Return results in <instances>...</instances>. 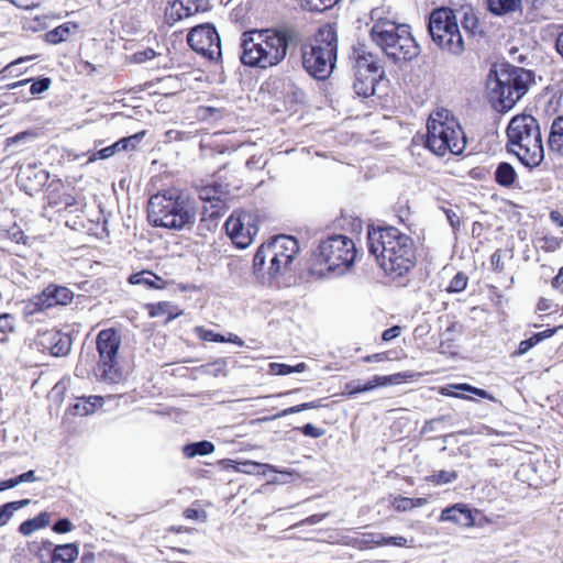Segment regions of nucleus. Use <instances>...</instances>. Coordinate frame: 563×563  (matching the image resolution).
<instances>
[{
	"instance_id": "obj_1",
	"label": "nucleus",
	"mask_w": 563,
	"mask_h": 563,
	"mask_svg": "<svg viewBox=\"0 0 563 563\" xmlns=\"http://www.w3.org/2000/svg\"><path fill=\"white\" fill-rule=\"evenodd\" d=\"M300 42L301 33L292 26L246 31L241 36V62L245 66L268 69L279 65Z\"/></svg>"
},
{
	"instance_id": "obj_2",
	"label": "nucleus",
	"mask_w": 563,
	"mask_h": 563,
	"mask_svg": "<svg viewBox=\"0 0 563 563\" xmlns=\"http://www.w3.org/2000/svg\"><path fill=\"white\" fill-rule=\"evenodd\" d=\"M367 240L369 253L387 275L401 277L413 268L415 242L398 228L389 225L368 230Z\"/></svg>"
},
{
	"instance_id": "obj_3",
	"label": "nucleus",
	"mask_w": 563,
	"mask_h": 563,
	"mask_svg": "<svg viewBox=\"0 0 563 563\" xmlns=\"http://www.w3.org/2000/svg\"><path fill=\"white\" fill-rule=\"evenodd\" d=\"M196 214V199L176 188L151 196L147 203V219L154 227L178 231L191 229Z\"/></svg>"
},
{
	"instance_id": "obj_4",
	"label": "nucleus",
	"mask_w": 563,
	"mask_h": 563,
	"mask_svg": "<svg viewBox=\"0 0 563 563\" xmlns=\"http://www.w3.org/2000/svg\"><path fill=\"white\" fill-rule=\"evenodd\" d=\"M532 82V71L522 67L501 65L499 68L490 69L487 76L488 100L496 111L508 112L528 92Z\"/></svg>"
},
{
	"instance_id": "obj_5",
	"label": "nucleus",
	"mask_w": 563,
	"mask_h": 563,
	"mask_svg": "<svg viewBox=\"0 0 563 563\" xmlns=\"http://www.w3.org/2000/svg\"><path fill=\"white\" fill-rule=\"evenodd\" d=\"M371 19L373 21L372 41L395 63L411 60L420 54V46L408 24L383 18L379 9L372 10Z\"/></svg>"
},
{
	"instance_id": "obj_6",
	"label": "nucleus",
	"mask_w": 563,
	"mask_h": 563,
	"mask_svg": "<svg viewBox=\"0 0 563 563\" xmlns=\"http://www.w3.org/2000/svg\"><path fill=\"white\" fill-rule=\"evenodd\" d=\"M299 252V243L291 235H276L263 243L253 258V272L262 284L287 274Z\"/></svg>"
},
{
	"instance_id": "obj_7",
	"label": "nucleus",
	"mask_w": 563,
	"mask_h": 563,
	"mask_svg": "<svg viewBox=\"0 0 563 563\" xmlns=\"http://www.w3.org/2000/svg\"><path fill=\"white\" fill-rule=\"evenodd\" d=\"M507 150L529 168L538 167L544 159L541 129L531 114L515 115L507 126Z\"/></svg>"
},
{
	"instance_id": "obj_8",
	"label": "nucleus",
	"mask_w": 563,
	"mask_h": 563,
	"mask_svg": "<svg viewBox=\"0 0 563 563\" xmlns=\"http://www.w3.org/2000/svg\"><path fill=\"white\" fill-rule=\"evenodd\" d=\"M301 51L302 66L313 78L327 79L336 62L338 36L331 25L321 26L309 43L298 45Z\"/></svg>"
},
{
	"instance_id": "obj_9",
	"label": "nucleus",
	"mask_w": 563,
	"mask_h": 563,
	"mask_svg": "<svg viewBox=\"0 0 563 563\" xmlns=\"http://www.w3.org/2000/svg\"><path fill=\"white\" fill-rule=\"evenodd\" d=\"M426 146L438 156L448 152L460 155L466 147V136L451 111L434 110L427 122Z\"/></svg>"
},
{
	"instance_id": "obj_10",
	"label": "nucleus",
	"mask_w": 563,
	"mask_h": 563,
	"mask_svg": "<svg viewBox=\"0 0 563 563\" xmlns=\"http://www.w3.org/2000/svg\"><path fill=\"white\" fill-rule=\"evenodd\" d=\"M428 32L441 51L453 56H460L465 51V42L452 9H434L429 18Z\"/></svg>"
},
{
	"instance_id": "obj_11",
	"label": "nucleus",
	"mask_w": 563,
	"mask_h": 563,
	"mask_svg": "<svg viewBox=\"0 0 563 563\" xmlns=\"http://www.w3.org/2000/svg\"><path fill=\"white\" fill-rule=\"evenodd\" d=\"M121 335L115 329L101 330L96 339L99 361L95 368L96 377L104 383L118 384L123 379L119 349Z\"/></svg>"
},
{
	"instance_id": "obj_12",
	"label": "nucleus",
	"mask_w": 563,
	"mask_h": 563,
	"mask_svg": "<svg viewBox=\"0 0 563 563\" xmlns=\"http://www.w3.org/2000/svg\"><path fill=\"white\" fill-rule=\"evenodd\" d=\"M355 257V244L345 235L329 236L318 247L317 260L328 272L336 275L344 274L353 265Z\"/></svg>"
},
{
	"instance_id": "obj_13",
	"label": "nucleus",
	"mask_w": 563,
	"mask_h": 563,
	"mask_svg": "<svg viewBox=\"0 0 563 563\" xmlns=\"http://www.w3.org/2000/svg\"><path fill=\"white\" fill-rule=\"evenodd\" d=\"M224 228L232 242L245 249L258 232V214L252 210H236L225 221Z\"/></svg>"
},
{
	"instance_id": "obj_14",
	"label": "nucleus",
	"mask_w": 563,
	"mask_h": 563,
	"mask_svg": "<svg viewBox=\"0 0 563 563\" xmlns=\"http://www.w3.org/2000/svg\"><path fill=\"white\" fill-rule=\"evenodd\" d=\"M187 42L195 52L210 60H217L222 55L220 36L212 24L192 27L187 35Z\"/></svg>"
},
{
	"instance_id": "obj_15",
	"label": "nucleus",
	"mask_w": 563,
	"mask_h": 563,
	"mask_svg": "<svg viewBox=\"0 0 563 563\" xmlns=\"http://www.w3.org/2000/svg\"><path fill=\"white\" fill-rule=\"evenodd\" d=\"M71 340L67 334L56 330L44 331L40 334L37 350L55 357L66 356L70 352Z\"/></svg>"
},
{
	"instance_id": "obj_16",
	"label": "nucleus",
	"mask_w": 563,
	"mask_h": 563,
	"mask_svg": "<svg viewBox=\"0 0 563 563\" xmlns=\"http://www.w3.org/2000/svg\"><path fill=\"white\" fill-rule=\"evenodd\" d=\"M199 200L203 203H209V206L203 205L201 210V221H206L208 219H217L221 216L224 209V201L221 198V191L212 186H206L199 190Z\"/></svg>"
},
{
	"instance_id": "obj_17",
	"label": "nucleus",
	"mask_w": 563,
	"mask_h": 563,
	"mask_svg": "<svg viewBox=\"0 0 563 563\" xmlns=\"http://www.w3.org/2000/svg\"><path fill=\"white\" fill-rule=\"evenodd\" d=\"M351 59L353 62L354 74L366 75H380L379 65L376 56H374L365 45L358 44L353 46L351 53Z\"/></svg>"
},
{
	"instance_id": "obj_18",
	"label": "nucleus",
	"mask_w": 563,
	"mask_h": 563,
	"mask_svg": "<svg viewBox=\"0 0 563 563\" xmlns=\"http://www.w3.org/2000/svg\"><path fill=\"white\" fill-rule=\"evenodd\" d=\"M73 291L67 287L51 285L37 296V309L51 308L57 305H68L73 300Z\"/></svg>"
},
{
	"instance_id": "obj_19",
	"label": "nucleus",
	"mask_w": 563,
	"mask_h": 563,
	"mask_svg": "<svg viewBox=\"0 0 563 563\" xmlns=\"http://www.w3.org/2000/svg\"><path fill=\"white\" fill-rule=\"evenodd\" d=\"M455 390H459V391H467V393H471L473 395H476L481 398H484V399H488V400H492L494 401L495 400V397L493 395H490L489 393H487L485 389H481V388H477V387H474L470 384H466V383H461V384H450L445 387H442L441 389V394L444 395V396H449V397H456V398H462V399H472L470 396H465L463 394H460Z\"/></svg>"
},
{
	"instance_id": "obj_20",
	"label": "nucleus",
	"mask_w": 563,
	"mask_h": 563,
	"mask_svg": "<svg viewBox=\"0 0 563 563\" xmlns=\"http://www.w3.org/2000/svg\"><path fill=\"white\" fill-rule=\"evenodd\" d=\"M198 11V5L192 0H175L166 11V19L169 23L188 18Z\"/></svg>"
},
{
	"instance_id": "obj_21",
	"label": "nucleus",
	"mask_w": 563,
	"mask_h": 563,
	"mask_svg": "<svg viewBox=\"0 0 563 563\" xmlns=\"http://www.w3.org/2000/svg\"><path fill=\"white\" fill-rule=\"evenodd\" d=\"M440 520L452 521L463 526H471L473 523L471 510L459 504L442 510Z\"/></svg>"
},
{
	"instance_id": "obj_22",
	"label": "nucleus",
	"mask_w": 563,
	"mask_h": 563,
	"mask_svg": "<svg viewBox=\"0 0 563 563\" xmlns=\"http://www.w3.org/2000/svg\"><path fill=\"white\" fill-rule=\"evenodd\" d=\"M78 555L79 549L75 543L55 545L47 563H74Z\"/></svg>"
},
{
	"instance_id": "obj_23",
	"label": "nucleus",
	"mask_w": 563,
	"mask_h": 563,
	"mask_svg": "<svg viewBox=\"0 0 563 563\" xmlns=\"http://www.w3.org/2000/svg\"><path fill=\"white\" fill-rule=\"evenodd\" d=\"M102 405L103 398L100 396L81 397L69 408V412L74 416L85 417L93 413Z\"/></svg>"
},
{
	"instance_id": "obj_24",
	"label": "nucleus",
	"mask_w": 563,
	"mask_h": 563,
	"mask_svg": "<svg viewBox=\"0 0 563 563\" xmlns=\"http://www.w3.org/2000/svg\"><path fill=\"white\" fill-rule=\"evenodd\" d=\"M355 79L353 82V89L355 93L360 97H371L375 92V85L380 77V75H373V74H366V75H360L354 74Z\"/></svg>"
},
{
	"instance_id": "obj_25",
	"label": "nucleus",
	"mask_w": 563,
	"mask_h": 563,
	"mask_svg": "<svg viewBox=\"0 0 563 563\" xmlns=\"http://www.w3.org/2000/svg\"><path fill=\"white\" fill-rule=\"evenodd\" d=\"M129 283L132 285H141L147 289H162L165 287V280L150 271H142L132 274L129 277Z\"/></svg>"
},
{
	"instance_id": "obj_26",
	"label": "nucleus",
	"mask_w": 563,
	"mask_h": 563,
	"mask_svg": "<svg viewBox=\"0 0 563 563\" xmlns=\"http://www.w3.org/2000/svg\"><path fill=\"white\" fill-rule=\"evenodd\" d=\"M551 152L563 157V117L553 120L548 139Z\"/></svg>"
},
{
	"instance_id": "obj_27",
	"label": "nucleus",
	"mask_w": 563,
	"mask_h": 563,
	"mask_svg": "<svg viewBox=\"0 0 563 563\" xmlns=\"http://www.w3.org/2000/svg\"><path fill=\"white\" fill-rule=\"evenodd\" d=\"M16 184L25 194L33 196L35 191V169L31 163L23 164L19 167Z\"/></svg>"
},
{
	"instance_id": "obj_28",
	"label": "nucleus",
	"mask_w": 563,
	"mask_h": 563,
	"mask_svg": "<svg viewBox=\"0 0 563 563\" xmlns=\"http://www.w3.org/2000/svg\"><path fill=\"white\" fill-rule=\"evenodd\" d=\"M522 0H487V10L497 16L520 10Z\"/></svg>"
},
{
	"instance_id": "obj_29",
	"label": "nucleus",
	"mask_w": 563,
	"mask_h": 563,
	"mask_svg": "<svg viewBox=\"0 0 563 563\" xmlns=\"http://www.w3.org/2000/svg\"><path fill=\"white\" fill-rule=\"evenodd\" d=\"M78 24L74 22H66L62 25H58L54 30L48 31L45 33L44 38L49 44H59L62 42H65L71 33L77 32Z\"/></svg>"
},
{
	"instance_id": "obj_30",
	"label": "nucleus",
	"mask_w": 563,
	"mask_h": 563,
	"mask_svg": "<svg viewBox=\"0 0 563 563\" xmlns=\"http://www.w3.org/2000/svg\"><path fill=\"white\" fill-rule=\"evenodd\" d=\"M410 377H412V375L411 374H407V373H396V374L388 375V376L375 375L367 383L362 384V388H363V390L365 393V391L373 390L376 387H383V386H387V385L399 384L402 379L410 378Z\"/></svg>"
},
{
	"instance_id": "obj_31",
	"label": "nucleus",
	"mask_w": 563,
	"mask_h": 563,
	"mask_svg": "<svg viewBox=\"0 0 563 563\" xmlns=\"http://www.w3.org/2000/svg\"><path fill=\"white\" fill-rule=\"evenodd\" d=\"M517 173L511 164L503 162L497 165L495 180L503 187H511L517 180Z\"/></svg>"
},
{
	"instance_id": "obj_32",
	"label": "nucleus",
	"mask_w": 563,
	"mask_h": 563,
	"mask_svg": "<svg viewBox=\"0 0 563 563\" xmlns=\"http://www.w3.org/2000/svg\"><path fill=\"white\" fill-rule=\"evenodd\" d=\"M233 468L236 472L244 473V474H263L265 475L267 471L277 473L278 471L275 468V466L265 464V463H257L253 461H243V462H233Z\"/></svg>"
},
{
	"instance_id": "obj_33",
	"label": "nucleus",
	"mask_w": 563,
	"mask_h": 563,
	"mask_svg": "<svg viewBox=\"0 0 563 563\" xmlns=\"http://www.w3.org/2000/svg\"><path fill=\"white\" fill-rule=\"evenodd\" d=\"M556 330H558L556 328L548 329L545 331L534 333L529 339L521 341L519 343L516 354L517 355L526 354L529 350H531L533 346L539 344L541 341L553 336L556 333Z\"/></svg>"
},
{
	"instance_id": "obj_34",
	"label": "nucleus",
	"mask_w": 563,
	"mask_h": 563,
	"mask_svg": "<svg viewBox=\"0 0 563 563\" xmlns=\"http://www.w3.org/2000/svg\"><path fill=\"white\" fill-rule=\"evenodd\" d=\"M214 451V445L210 441H198L184 446V455L188 459L196 457L198 455H208Z\"/></svg>"
},
{
	"instance_id": "obj_35",
	"label": "nucleus",
	"mask_w": 563,
	"mask_h": 563,
	"mask_svg": "<svg viewBox=\"0 0 563 563\" xmlns=\"http://www.w3.org/2000/svg\"><path fill=\"white\" fill-rule=\"evenodd\" d=\"M30 504H31V499H22V500H16V501H10V503L2 505L0 507V527L5 526L10 521V519L12 518L13 514L16 510H19Z\"/></svg>"
},
{
	"instance_id": "obj_36",
	"label": "nucleus",
	"mask_w": 563,
	"mask_h": 563,
	"mask_svg": "<svg viewBox=\"0 0 563 563\" xmlns=\"http://www.w3.org/2000/svg\"><path fill=\"white\" fill-rule=\"evenodd\" d=\"M35 479V471L30 470L19 476L9 478V479H0V493L7 489L13 488L21 483L24 482H33Z\"/></svg>"
},
{
	"instance_id": "obj_37",
	"label": "nucleus",
	"mask_w": 563,
	"mask_h": 563,
	"mask_svg": "<svg viewBox=\"0 0 563 563\" xmlns=\"http://www.w3.org/2000/svg\"><path fill=\"white\" fill-rule=\"evenodd\" d=\"M468 283V277L464 273H457L452 280L450 282L449 286L446 287V291L451 294H456L463 291Z\"/></svg>"
},
{
	"instance_id": "obj_38",
	"label": "nucleus",
	"mask_w": 563,
	"mask_h": 563,
	"mask_svg": "<svg viewBox=\"0 0 563 563\" xmlns=\"http://www.w3.org/2000/svg\"><path fill=\"white\" fill-rule=\"evenodd\" d=\"M321 406L320 400H314L310 402H303L297 406L289 407L287 409H284L282 412L277 413L275 418L286 417L288 415L301 412L303 410L308 409H317Z\"/></svg>"
},
{
	"instance_id": "obj_39",
	"label": "nucleus",
	"mask_w": 563,
	"mask_h": 563,
	"mask_svg": "<svg viewBox=\"0 0 563 563\" xmlns=\"http://www.w3.org/2000/svg\"><path fill=\"white\" fill-rule=\"evenodd\" d=\"M457 478V473L454 471H440L428 477V481L441 485L454 482Z\"/></svg>"
},
{
	"instance_id": "obj_40",
	"label": "nucleus",
	"mask_w": 563,
	"mask_h": 563,
	"mask_svg": "<svg viewBox=\"0 0 563 563\" xmlns=\"http://www.w3.org/2000/svg\"><path fill=\"white\" fill-rule=\"evenodd\" d=\"M227 366L228 363L225 358H218L212 363L206 364L203 368L206 369L207 373L218 376L225 375Z\"/></svg>"
},
{
	"instance_id": "obj_41",
	"label": "nucleus",
	"mask_w": 563,
	"mask_h": 563,
	"mask_svg": "<svg viewBox=\"0 0 563 563\" xmlns=\"http://www.w3.org/2000/svg\"><path fill=\"white\" fill-rule=\"evenodd\" d=\"M196 333L203 341L224 342V335L216 333L212 330H207L202 327H197Z\"/></svg>"
},
{
	"instance_id": "obj_42",
	"label": "nucleus",
	"mask_w": 563,
	"mask_h": 563,
	"mask_svg": "<svg viewBox=\"0 0 563 563\" xmlns=\"http://www.w3.org/2000/svg\"><path fill=\"white\" fill-rule=\"evenodd\" d=\"M339 0H301L302 3L309 7L313 11H322L332 7Z\"/></svg>"
},
{
	"instance_id": "obj_43",
	"label": "nucleus",
	"mask_w": 563,
	"mask_h": 563,
	"mask_svg": "<svg viewBox=\"0 0 563 563\" xmlns=\"http://www.w3.org/2000/svg\"><path fill=\"white\" fill-rule=\"evenodd\" d=\"M170 305L168 302H158L157 305L152 306L150 314L152 317H159L165 313H168L167 320H170L175 318L177 314H173L172 311H169Z\"/></svg>"
},
{
	"instance_id": "obj_44",
	"label": "nucleus",
	"mask_w": 563,
	"mask_h": 563,
	"mask_svg": "<svg viewBox=\"0 0 563 563\" xmlns=\"http://www.w3.org/2000/svg\"><path fill=\"white\" fill-rule=\"evenodd\" d=\"M462 26L465 31H468L474 34L478 26V19L474 13L465 12L462 20Z\"/></svg>"
},
{
	"instance_id": "obj_45",
	"label": "nucleus",
	"mask_w": 563,
	"mask_h": 563,
	"mask_svg": "<svg viewBox=\"0 0 563 563\" xmlns=\"http://www.w3.org/2000/svg\"><path fill=\"white\" fill-rule=\"evenodd\" d=\"M67 389V382L60 380L54 385V387L51 389L48 397L54 401H60L63 399V396Z\"/></svg>"
},
{
	"instance_id": "obj_46",
	"label": "nucleus",
	"mask_w": 563,
	"mask_h": 563,
	"mask_svg": "<svg viewBox=\"0 0 563 563\" xmlns=\"http://www.w3.org/2000/svg\"><path fill=\"white\" fill-rule=\"evenodd\" d=\"M391 505L397 511H407L412 509V498L398 496L394 498Z\"/></svg>"
},
{
	"instance_id": "obj_47",
	"label": "nucleus",
	"mask_w": 563,
	"mask_h": 563,
	"mask_svg": "<svg viewBox=\"0 0 563 563\" xmlns=\"http://www.w3.org/2000/svg\"><path fill=\"white\" fill-rule=\"evenodd\" d=\"M143 134L144 133H136L129 137H123V139L119 140L122 151L135 148L136 144H139L140 141L142 140Z\"/></svg>"
},
{
	"instance_id": "obj_48",
	"label": "nucleus",
	"mask_w": 563,
	"mask_h": 563,
	"mask_svg": "<svg viewBox=\"0 0 563 563\" xmlns=\"http://www.w3.org/2000/svg\"><path fill=\"white\" fill-rule=\"evenodd\" d=\"M88 365H89V355L85 356L84 354H80L79 361L75 368V375L78 377H85L89 372Z\"/></svg>"
},
{
	"instance_id": "obj_49",
	"label": "nucleus",
	"mask_w": 563,
	"mask_h": 563,
	"mask_svg": "<svg viewBox=\"0 0 563 563\" xmlns=\"http://www.w3.org/2000/svg\"><path fill=\"white\" fill-rule=\"evenodd\" d=\"M301 432L306 437L318 439V438L322 437L325 431L321 428L313 426L312 423H307L301 428Z\"/></svg>"
},
{
	"instance_id": "obj_50",
	"label": "nucleus",
	"mask_w": 563,
	"mask_h": 563,
	"mask_svg": "<svg viewBox=\"0 0 563 563\" xmlns=\"http://www.w3.org/2000/svg\"><path fill=\"white\" fill-rule=\"evenodd\" d=\"M271 372L275 375H288L294 373L292 366L280 363H272L269 365Z\"/></svg>"
},
{
	"instance_id": "obj_51",
	"label": "nucleus",
	"mask_w": 563,
	"mask_h": 563,
	"mask_svg": "<svg viewBox=\"0 0 563 563\" xmlns=\"http://www.w3.org/2000/svg\"><path fill=\"white\" fill-rule=\"evenodd\" d=\"M71 529H73V523L66 518L59 519L53 526V530L57 533H66V532H69Z\"/></svg>"
},
{
	"instance_id": "obj_52",
	"label": "nucleus",
	"mask_w": 563,
	"mask_h": 563,
	"mask_svg": "<svg viewBox=\"0 0 563 563\" xmlns=\"http://www.w3.org/2000/svg\"><path fill=\"white\" fill-rule=\"evenodd\" d=\"M9 235H10V239L16 243H23V244L26 243L27 238L25 236L24 232L18 227H13L9 231Z\"/></svg>"
},
{
	"instance_id": "obj_53",
	"label": "nucleus",
	"mask_w": 563,
	"mask_h": 563,
	"mask_svg": "<svg viewBox=\"0 0 563 563\" xmlns=\"http://www.w3.org/2000/svg\"><path fill=\"white\" fill-rule=\"evenodd\" d=\"M401 328L399 325H394L389 329H386L383 334L382 339L386 342L391 341L400 335Z\"/></svg>"
},
{
	"instance_id": "obj_54",
	"label": "nucleus",
	"mask_w": 563,
	"mask_h": 563,
	"mask_svg": "<svg viewBox=\"0 0 563 563\" xmlns=\"http://www.w3.org/2000/svg\"><path fill=\"white\" fill-rule=\"evenodd\" d=\"M184 515L187 519H196L201 521H205L207 518V515L203 510H198L194 508L186 509Z\"/></svg>"
},
{
	"instance_id": "obj_55",
	"label": "nucleus",
	"mask_w": 563,
	"mask_h": 563,
	"mask_svg": "<svg viewBox=\"0 0 563 563\" xmlns=\"http://www.w3.org/2000/svg\"><path fill=\"white\" fill-rule=\"evenodd\" d=\"M364 393L362 388V384L360 382L353 380L345 385V394L349 396H354L356 394Z\"/></svg>"
},
{
	"instance_id": "obj_56",
	"label": "nucleus",
	"mask_w": 563,
	"mask_h": 563,
	"mask_svg": "<svg viewBox=\"0 0 563 563\" xmlns=\"http://www.w3.org/2000/svg\"><path fill=\"white\" fill-rule=\"evenodd\" d=\"M19 531L24 536H29L32 532H34L35 531V518L27 519L24 522H22L19 528Z\"/></svg>"
},
{
	"instance_id": "obj_57",
	"label": "nucleus",
	"mask_w": 563,
	"mask_h": 563,
	"mask_svg": "<svg viewBox=\"0 0 563 563\" xmlns=\"http://www.w3.org/2000/svg\"><path fill=\"white\" fill-rule=\"evenodd\" d=\"M445 216H446V219H448V221L450 222V224H451V227L453 229L459 228V225H460V217H459V214L454 210H452V209L445 210Z\"/></svg>"
},
{
	"instance_id": "obj_58",
	"label": "nucleus",
	"mask_w": 563,
	"mask_h": 563,
	"mask_svg": "<svg viewBox=\"0 0 563 563\" xmlns=\"http://www.w3.org/2000/svg\"><path fill=\"white\" fill-rule=\"evenodd\" d=\"M113 155V150L110 148V146H107L104 148L99 150L96 152L91 159H107Z\"/></svg>"
},
{
	"instance_id": "obj_59",
	"label": "nucleus",
	"mask_w": 563,
	"mask_h": 563,
	"mask_svg": "<svg viewBox=\"0 0 563 563\" xmlns=\"http://www.w3.org/2000/svg\"><path fill=\"white\" fill-rule=\"evenodd\" d=\"M543 241L542 247L547 251L553 252L560 246V241L556 238H544Z\"/></svg>"
},
{
	"instance_id": "obj_60",
	"label": "nucleus",
	"mask_w": 563,
	"mask_h": 563,
	"mask_svg": "<svg viewBox=\"0 0 563 563\" xmlns=\"http://www.w3.org/2000/svg\"><path fill=\"white\" fill-rule=\"evenodd\" d=\"M490 262H492L493 267L496 271H503L504 263L501 261V254H500L499 251H496V252L493 253V255L490 257Z\"/></svg>"
},
{
	"instance_id": "obj_61",
	"label": "nucleus",
	"mask_w": 563,
	"mask_h": 563,
	"mask_svg": "<svg viewBox=\"0 0 563 563\" xmlns=\"http://www.w3.org/2000/svg\"><path fill=\"white\" fill-rule=\"evenodd\" d=\"M385 542L387 545L405 547L407 544V539L404 537H387Z\"/></svg>"
},
{
	"instance_id": "obj_62",
	"label": "nucleus",
	"mask_w": 563,
	"mask_h": 563,
	"mask_svg": "<svg viewBox=\"0 0 563 563\" xmlns=\"http://www.w3.org/2000/svg\"><path fill=\"white\" fill-rule=\"evenodd\" d=\"M12 4L21 9H32L35 7V0H10Z\"/></svg>"
},
{
	"instance_id": "obj_63",
	"label": "nucleus",
	"mask_w": 563,
	"mask_h": 563,
	"mask_svg": "<svg viewBox=\"0 0 563 563\" xmlns=\"http://www.w3.org/2000/svg\"><path fill=\"white\" fill-rule=\"evenodd\" d=\"M51 82L49 78H37V95L46 91L49 88Z\"/></svg>"
},
{
	"instance_id": "obj_64",
	"label": "nucleus",
	"mask_w": 563,
	"mask_h": 563,
	"mask_svg": "<svg viewBox=\"0 0 563 563\" xmlns=\"http://www.w3.org/2000/svg\"><path fill=\"white\" fill-rule=\"evenodd\" d=\"M550 219L554 224H556L560 228H563V216L559 211H551Z\"/></svg>"
}]
</instances>
